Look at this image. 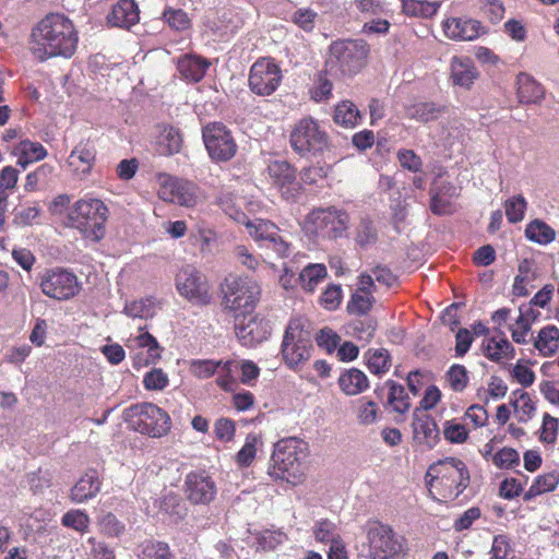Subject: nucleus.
<instances>
[{"mask_svg":"<svg viewBox=\"0 0 559 559\" xmlns=\"http://www.w3.org/2000/svg\"><path fill=\"white\" fill-rule=\"evenodd\" d=\"M79 34L73 22L60 13H50L32 29L28 48L38 61L71 58L78 48Z\"/></svg>","mask_w":559,"mask_h":559,"instance_id":"1","label":"nucleus"},{"mask_svg":"<svg viewBox=\"0 0 559 559\" xmlns=\"http://www.w3.org/2000/svg\"><path fill=\"white\" fill-rule=\"evenodd\" d=\"M307 456L308 444L305 441L295 437L282 439L274 445L269 474L293 486L299 485L306 477Z\"/></svg>","mask_w":559,"mask_h":559,"instance_id":"2","label":"nucleus"},{"mask_svg":"<svg viewBox=\"0 0 559 559\" xmlns=\"http://www.w3.org/2000/svg\"><path fill=\"white\" fill-rule=\"evenodd\" d=\"M369 45L362 39H338L329 46L324 74L335 79L353 78L366 66Z\"/></svg>","mask_w":559,"mask_h":559,"instance_id":"3","label":"nucleus"},{"mask_svg":"<svg viewBox=\"0 0 559 559\" xmlns=\"http://www.w3.org/2000/svg\"><path fill=\"white\" fill-rule=\"evenodd\" d=\"M425 480L431 495L453 500L468 486L469 474L463 461L447 457L428 467Z\"/></svg>","mask_w":559,"mask_h":559,"instance_id":"4","label":"nucleus"},{"mask_svg":"<svg viewBox=\"0 0 559 559\" xmlns=\"http://www.w3.org/2000/svg\"><path fill=\"white\" fill-rule=\"evenodd\" d=\"M109 210L106 204L95 198L78 200L68 213V224L87 240L99 241L106 235V222Z\"/></svg>","mask_w":559,"mask_h":559,"instance_id":"5","label":"nucleus"},{"mask_svg":"<svg viewBox=\"0 0 559 559\" xmlns=\"http://www.w3.org/2000/svg\"><path fill=\"white\" fill-rule=\"evenodd\" d=\"M222 307L233 318L253 312L261 295V287L248 276H227L221 286Z\"/></svg>","mask_w":559,"mask_h":559,"instance_id":"6","label":"nucleus"},{"mask_svg":"<svg viewBox=\"0 0 559 559\" xmlns=\"http://www.w3.org/2000/svg\"><path fill=\"white\" fill-rule=\"evenodd\" d=\"M349 215L335 206L312 210L302 224L304 231L314 239H337L345 235Z\"/></svg>","mask_w":559,"mask_h":559,"instance_id":"7","label":"nucleus"},{"mask_svg":"<svg viewBox=\"0 0 559 559\" xmlns=\"http://www.w3.org/2000/svg\"><path fill=\"white\" fill-rule=\"evenodd\" d=\"M370 559H402L406 551L405 539L389 525L369 522L366 528Z\"/></svg>","mask_w":559,"mask_h":559,"instance_id":"8","label":"nucleus"},{"mask_svg":"<svg viewBox=\"0 0 559 559\" xmlns=\"http://www.w3.org/2000/svg\"><path fill=\"white\" fill-rule=\"evenodd\" d=\"M126 416L132 428L154 438L166 435L170 429V418L166 412L152 403L130 406Z\"/></svg>","mask_w":559,"mask_h":559,"instance_id":"9","label":"nucleus"},{"mask_svg":"<svg viewBox=\"0 0 559 559\" xmlns=\"http://www.w3.org/2000/svg\"><path fill=\"white\" fill-rule=\"evenodd\" d=\"M290 145L299 155L317 154L329 145V135L311 117L298 120L290 132Z\"/></svg>","mask_w":559,"mask_h":559,"instance_id":"10","label":"nucleus"},{"mask_svg":"<svg viewBox=\"0 0 559 559\" xmlns=\"http://www.w3.org/2000/svg\"><path fill=\"white\" fill-rule=\"evenodd\" d=\"M39 287L45 296L58 301H66L79 295L82 284L73 272L53 267L46 270L39 276Z\"/></svg>","mask_w":559,"mask_h":559,"instance_id":"11","label":"nucleus"},{"mask_svg":"<svg viewBox=\"0 0 559 559\" xmlns=\"http://www.w3.org/2000/svg\"><path fill=\"white\" fill-rule=\"evenodd\" d=\"M283 72L274 59L259 58L250 68L248 86L258 96H270L281 85Z\"/></svg>","mask_w":559,"mask_h":559,"instance_id":"12","label":"nucleus"},{"mask_svg":"<svg viewBox=\"0 0 559 559\" xmlns=\"http://www.w3.org/2000/svg\"><path fill=\"white\" fill-rule=\"evenodd\" d=\"M181 297L195 305L210 304L212 296L206 276L193 265L182 266L175 278Z\"/></svg>","mask_w":559,"mask_h":559,"instance_id":"13","label":"nucleus"},{"mask_svg":"<svg viewBox=\"0 0 559 559\" xmlns=\"http://www.w3.org/2000/svg\"><path fill=\"white\" fill-rule=\"evenodd\" d=\"M311 349L312 345L308 333L302 330L298 320H292L286 328L282 343L284 361L289 368H296L310 358Z\"/></svg>","mask_w":559,"mask_h":559,"instance_id":"14","label":"nucleus"},{"mask_svg":"<svg viewBox=\"0 0 559 559\" xmlns=\"http://www.w3.org/2000/svg\"><path fill=\"white\" fill-rule=\"evenodd\" d=\"M245 226L249 236L260 248L271 249L280 258H286L290 254V242L280 234V228L271 221L249 219Z\"/></svg>","mask_w":559,"mask_h":559,"instance_id":"15","label":"nucleus"},{"mask_svg":"<svg viewBox=\"0 0 559 559\" xmlns=\"http://www.w3.org/2000/svg\"><path fill=\"white\" fill-rule=\"evenodd\" d=\"M126 347L129 350L132 360V367L140 370L150 365H155L162 355V347L157 340L148 332H143L131 335L126 341Z\"/></svg>","mask_w":559,"mask_h":559,"instance_id":"16","label":"nucleus"},{"mask_svg":"<svg viewBox=\"0 0 559 559\" xmlns=\"http://www.w3.org/2000/svg\"><path fill=\"white\" fill-rule=\"evenodd\" d=\"M205 147L212 159L226 162L233 158L237 145L230 132L222 123H212L203 129Z\"/></svg>","mask_w":559,"mask_h":559,"instance_id":"17","label":"nucleus"},{"mask_svg":"<svg viewBox=\"0 0 559 559\" xmlns=\"http://www.w3.org/2000/svg\"><path fill=\"white\" fill-rule=\"evenodd\" d=\"M197 190L190 181L165 175L160 177L158 197L169 203L192 207L198 203Z\"/></svg>","mask_w":559,"mask_h":559,"instance_id":"18","label":"nucleus"},{"mask_svg":"<svg viewBox=\"0 0 559 559\" xmlns=\"http://www.w3.org/2000/svg\"><path fill=\"white\" fill-rule=\"evenodd\" d=\"M234 321L236 335L243 346L253 347L267 340L271 334L269 322L254 311L236 317Z\"/></svg>","mask_w":559,"mask_h":559,"instance_id":"19","label":"nucleus"},{"mask_svg":"<svg viewBox=\"0 0 559 559\" xmlns=\"http://www.w3.org/2000/svg\"><path fill=\"white\" fill-rule=\"evenodd\" d=\"M217 489L214 480L203 473H190L185 479V495L192 504H209Z\"/></svg>","mask_w":559,"mask_h":559,"instance_id":"20","label":"nucleus"},{"mask_svg":"<svg viewBox=\"0 0 559 559\" xmlns=\"http://www.w3.org/2000/svg\"><path fill=\"white\" fill-rule=\"evenodd\" d=\"M272 182L280 189L285 199L295 198L299 191V183L296 181V171L285 160H274L267 167Z\"/></svg>","mask_w":559,"mask_h":559,"instance_id":"21","label":"nucleus"},{"mask_svg":"<svg viewBox=\"0 0 559 559\" xmlns=\"http://www.w3.org/2000/svg\"><path fill=\"white\" fill-rule=\"evenodd\" d=\"M413 435L418 444L432 449L439 441V428L435 419L420 409H415L413 414Z\"/></svg>","mask_w":559,"mask_h":559,"instance_id":"22","label":"nucleus"},{"mask_svg":"<svg viewBox=\"0 0 559 559\" xmlns=\"http://www.w3.org/2000/svg\"><path fill=\"white\" fill-rule=\"evenodd\" d=\"M374 292L376 290L372 289L370 277L367 275H359L357 278V289L354 292L347 304V311L355 316H364L368 313L374 304Z\"/></svg>","mask_w":559,"mask_h":559,"instance_id":"23","label":"nucleus"},{"mask_svg":"<svg viewBox=\"0 0 559 559\" xmlns=\"http://www.w3.org/2000/svg\"><path fill=\"white\" fill-rule=\"evenodd\" d=\"M95 157L94 145L90 142H80L70 153L67 166L73 175L82 178L91 173Z\"/></svg>","mask_w":559,"mask_h":559,"instance_id":"24","label":"nucleus"},{"mask_svg":"<svg viewBox=\"0 0 559 559\" xmlns=\"http://www.w3.org/2000/svg\"><path fill=\"white\" fill-rule=\"evenodd\" d=\"M100 487L102 481L97 471L88 469L72 487L70 499L75 503H83L90 499L95 498L100 491Z\"/></svg>","mask_w":559,"mask_h":559,"instance_id":"25","label":"nucleus"},{"mask_svg":"<svg viewBox=\"0 0 559 559\" xmlns=\"http://www.w3.org/2000/svg\"><path fill=\"white\" fill-rule=\"evenodd\" d=\"M480 25L477 21L450 17L443 23V31L453 40H474L479 36Z\"/></svg>","mask_w":559,"mask_h":559,"instance_id":"26","label":"nucleus"},{"mask_svg":"<svg viewBox=\"0 0 559 559\" xmlns=\"http://www.w3.org/2000/svg\"><path fill=\"white\" fill-rule=\"evenodd\" d=\"M107 19L112 26L129 28L139 22L138 5L133 0H121L112 7Z\"/></svg>","mask_w":559,"mask_h":559,"instance_id":"27","label":"nucleus"},{"mask_svg":"<svg viewBox=\"0 0 559 559\" xmlns=\"http://www.w3.org/2000/svg\"><path fill=\"white\" fill-rule=\"evenodd\" d=\"M341 391L348 396L358 395L369 388V380L364 371L357 368L344 370L337 380Z\"/></svg>","mask_w":559,"mask_h":559,"instance_id":"28","label":"nucleus"},{"mask_svg":"<svg viewBox=\"0 0 559 559\" xmlns=\"http://www.w3.org/2000/svg\"><path fill=\"white\" fill-rule=\"evenodd\" d=\"M478 72L469 58L454 57L451 62V79L454 85L469 88Z\"/></svg>","mask_w":559,"mask_h":559,"instance_id":"29","label":"nucleus"},{"mask_svg":"<svg viewBox=\"0 0 559 559\" xmlns=\"http://www.w3.org/2000/svg\"><path fill=\"white\" fill-rule=\"evenodd\" d=\"M430 210L437 215L452 213V199L456 195V188L451 183H443L440 188H431Z\"/></svg>","mask_w":559,"mask_h":559,"instance_id":"30","label":"nucleus"},{"mask_svg":"<svg viewBox=\"0 0 559 559\" xmlns=\"http://www.w3.org/2000/svg\"><path fill=\"white\" fill-rule=\"evenodd\" d=\"M518 97L522 104H537L545 97L544 87L526 73H520L516 80Z\"/></svg>","mask_w":559,"mask_h":559,"instance_id":"31","label":"nucleus"},{"mask_svg":"<svg viewBox=\"0 0 559 559\" xmlns=\"http://www.w3.org/2000/svg\"><path fill=\"white\" fill-rule=\"evenodd\" d=\"M210 63L198 56L186 55L178 61V71L181 76L191 82H199L204 76Z\"/></svg>","mask_w":559,"mask_h":559,"instance_id":"32","label":"nucleus"},{"mask_svg":"<svg viewBox=\"0 0 559 559\" xmlns=\"http://www.w3.org/2000/svg\"><path fill=\"white\" fill-rule=\"evenodd\" d=\"M14 154L17 157V165L25 169L28 165L44 159L47 151L38 142L23 140L14 148Z\"/></svg>","mask_w":559,"mask_h":559,"instance_id":"33","label":"nucleus"},{"mask_svg":"<svg viewBox=\"0 0 559 559\" xmlns=\"http://www.w3.org/2000/svg\"><path fill=\"white\" fill-rule=\"evenodd\" d=\"M484 355L495 362L510 360L514 357V347L503 336L491 337L483 345Z\"/></svg>","mask_w":559,"mask_h":559,"instance_id":"34","label":"nucleus"},{"mask_svg":"<svg viewBox=\"0 0 559 559\" xmlns=\"http://www.w3.org/2000/svg\"><path fill=\"white\" fill-rule=\"evenodd\" d=\"M534 346L542 356H554L559 350V329L556 325H546L540 329Z\"/></svg>","mask_w":559,"mask_h":559,"instance_id":"35","label":"nucleus"},{"mask_svg":"<svg viewBox=\"0 0 559 559\" xmlns=\"http://www.w3.org/2000/svg\"><path fill=\"white\" fill-rule=\"evenodd\" d=\"M355 245L362 249H369L378 241V230L374 223L368 218L362 217L356 225L353 234Z\"/></svg>","mask_w":559,"mask_h":559,"instance_id":"36","label":"nucleus"},{"mask_svg":"<svg viewBox=\"0 0 559 559\" xmlns=\"http://www.w3.org/2000/svg\"><path fill=\"white\" fill-rule=\"evenodd\" d=\"M157 310L158 306L155 299L152 297H146L126 302L123 312L133 319L147 320L153 318Z\"/></svg>","mask_w":559,"mask_h":559,"instance_id":"37","label":"nucleus"},{"mask_svg":"<svg viewBox=\"0 0 559 559\" xmlns=\"http://www.w3.org/2000/svg\"><path fill=\"white\" fill-rule=\"evenodd\" d=\"M182 145V136L178 129L165 127L157 141L158 153L160 155H174L178 153Z\"/></svg>","mask_w":559,"mask_h":559,"instance_id":"38","label":"nucleus"},{"mask_svg":"<svg viewBox=\"0 0 559 559\" xmlns=\"http://www.w3.org/2000/svg\"><path fill=\"white\" fill-rule=\"evenodd\" d=\"M384 386L389 389L388 403L399 414L406 413L411 407L409 397L402 384L388 380Z\"/></svg>","mask_w":559,"mask_h":559,"instance_id":"39","label":"nucleus"},{"mask_svg":"<svg viewBox=\"0 0 559 559\" xmlns=\"http://www.w3.org/2000/svg\"><path fill=\"white\" fill-rule=\"evenodd\" d=\"M525 236L528 240L545 246L555 240L556 231L545 222L534 219L527 224Z\"/></svg>","mask_w":559,"mask_h":559,"instance_id":"40","label":"nucleus"},{"mask_svg":"<svg viewBox=\"0 0 559 559\" xmlns=\"http://www.w3.org/2000/svg\"><path fill=\"white\" fill-rule=\"evenodd\" d=\"M333 119L340 126L354 128L360 120V114L355 104L344 100L335 107Z\"/></svg>","mask_w":559,"mask_h":559,"instance_id":"41","label":"nucleus"},{"mask_svg":"<svg viewBox=\"0 0 559 559\" xmlns=\"http://www.w3.org/2000/svg\"><path fill=\"white\" fill-rule=\"evenodd\" d=\"M326 276L324 264H308L299 274L301 286L307 292H312Z\"/></svg>","mask_w":559,"mask_h":559,"instance_id":"42","label":"nucleus"},{"mask_svg":"<svg viewBox=\"0 0 559 559\" xmlns=\"http://www.w3.org/2000/svg\"><path fill=\"white\" fill-rule=\"evenodd\" d=\"M442 112V108L433 103H418L406 109V116L419 122H429L437 119Z\"/></svg>","mask_w":559,"mask_h":559,"instance_id":"43","label":"nucleus"},{"mask_svg":"<svg viewBox=\"0 0 559 559\" xmlns=\"http://www.w3.org/2000/svg\"><path fill=\"white\" fill-rule=\"evenodd\" d=\"M367 366L370 372L374 374L385 373L391 366V357L389 352L384 348L369 350L367 357Z\"/></svg>","mask_w":559,"mask_h":559,"instance_id":"44","label":"nucleus"},{"mask_svg":"<svg viewBox=\"0 0 559 559\" xmlns=\"http://www.w3.org/2000/svg\"><path fill=\"white\" fill-rule=\"evenodd\" d=\"M513 394L516 396L513 401V407L519 416V420L522 423L528 421L536 411L534 402L528 393L524 391L516 390Z\"/></svg>","mask_w":559,"mask_h":559,"instance_id":"45","label":"nucleus"},{"mask_svg":"<svg viewBox=\"0 0 559 559\" xmlns=\"http://www.w3.org/2000/svg\"><path fill=\"white\" fill-rule=\"evenodd\" d=\"M489 559H519L507 535L493 537Z\"/></svg>","mask_w":559,"mask_h":559,"instance_id":"46","label":"nucleus"},{"mask_svg":"<svg viewBox=\"0 0 559 559\" xmlns=\"http://www.w3.org/2000/svg\"><path fill=\"white\" fill-rule=\"evenodd\" d=\"M359 275H367L370 277L372 283V289L377 290V284L385 287H392L397 282V277L392 271L383 265H377L369 271L362 272Z\"/></svg>","mask_w":559,"mask_h":559,"instance_id":"47","label":"nucleus"},{"mask_svg":"<svg viewBox=\"0 0 559 559\" xmlns=\"http://www.w3.org/2000/svg\"><path fill=\"white\" fill-rule=\"evenodd\" d=\"M528 313H533L531 308L524 309V307H520V314L516 319L515 328L511 329L512 340L518 344L526 343V336L531 330L532 323Z\"/></svg>","mask_w":559,"mask_h":559,"instance_id":"48","label":"nucleus"},{"mask_svg":"<svg viewBox=\"0 0 559 559\" xmlns=\"http://www.w3.org/2000/svg\"><path fill=\"white\" fill-rule=\"evenodd\" d=\"M526 207V200L521 194L508 199L504 202V211L508 221L512 224L521 222L524 218Z\"/></svg>","mask_w":559,"mask_h":559,"instance_id":"49","label":"nucleus"},{"mask_svg":"<svg viewBox=\"0 0 559 559\" xmlns=\"http://www.w3.org/2000/svg\"><path fill=\"white\" fill-rule=\"evenodd\" d=\"M445 377L450 388L455 392H462L469 381L466 368L459 364L452 365Z\"/></svg>","mask_w":559,"mask_h":559,"instance_id":"50","label":"nucleus"},{"mask_svg":"<svg viewBox=\"0 0 559 559\" xmlns=\"http://www.w3.org/2000/svg\"><path fill=\"white\" fill-rule=\"evenodd\" d=\"M223 365V360L194 359L190 362V372L199 379L212 377Z\"/></svg>","mask_w":559,"mask_h":559,"instance_id":"51","label":"nucleus"},{"mask_svg":"<svg viewBox=\"0 0 559 559\" xmlns=\"http://www.w3.org/2000/svg\"><path fill=\"white\" fill-rule=\"evenodd\" d=\"M168 384V374L162 368H152L143 377V385L148 391H163Z\"/></svg>","mask_w":559,"mask_h":559,"instance_id":"52","label":"nucleus"},{"mask_svg":"<svg viewBox=\"0 0 559 559\" xmlns=\"http://www.w3.org/2000/svg\"><path fill=\"white\" fill-rule=\"evenodd\" d=\"M443 436L450 443H463L468 438V431L465 425L455 419L447 420L443 424Z\"/></svg>","mask_w":559,"mask_h":559,"instance_id":"53","label":"nucleus"},{"mask_svg":"<svg viewBox=\"0 0 559 559\" xmlns=\"http://www.w3.org/2000/svg\"><path fill=\"white\" fill-rule=\"evenodd\" d=\"M61 523L66 527L73 528L80 533H85L90 525V518L84 511L71 510L62 516Z\"/></svg>","mask_w":559,"mask_h":559,"instance_id":"54","label":"nucleus"},{"mask_svg":"<svg viewBox=\"0 0 559 559\" xmlns=\"http://www.w3.org/2000/svg\"><path fill=\"white\" fill-rule=\"evenodd\" d=\"M258 441H259L258 437L253 433H249L246 437L245 444L242 445V448L238 451V453L236 455V461L239 466L247 467L253 462V460L255 457V453H257L255 447H257Z\"/></svg>","mask_w":559,"mask_h":559,"instance_id":"55","label":"nucleus"},{"mask_svg":"<svg viewBox=\"0 0 559 559\" xmlns=\"http://www.w3.org/2000/svg\"><path fill=\"white\" fill-rule=\"evenodd\" d=\"M520 462V455L516 450L512 448H502L492 455V463L499 468H512Z\"/></svg>","mask_w":559,"mask_h":559,"instance_id":"56","label":"nucleus"},{"mask_svg":"<svg viewBox=\"0 0 559 559\" xmlns=\"http://www.w3.org/2000/svg\"><path fill=\"white\" fill-rule=\"evenodd\" d=\"M234 259L250 271H255L260 265L259 257L254 255L246 246L238 245L233 250Z\"/></svg>","mask_w":559,"mask_h":559,"instance_id":"57","label":"nucleus"},{"mask_svg":"<svg viewBox=\"0 0 559 559\" xmlns=\"http://www.w3.org/2000/svg\"><path fill=\"white\" fill-rule=\"evenodd\" d=\"M438 4L419 0H403V11L408 15H427L435 13Z\"/></svg>","mask_w":559,"mask_h":559,"instance_id":"58","label":"nucleus"},{"mask_svg":"<svg viewBox=\"0 0 559 559\" xmlns=\"http://www.w3.org/2000/svg\"><path fill=\"white\" fill-rule=\"evenodd\" d=\"M167 24L176 31H186L190 27V19L181 9H167L164 12Z\"/></svg>","mask_w":559,"mask_h":559,"instance_id":"59","label":"nucleus"},{"mask_svg":"<svg viewBox=\"0 0 559 559\" xmlns=\"http://www.w3.org/2000/svg\"><path fill=\"white\" fill-rule=\"evenodd\" d=\"M40 213L38 205H27L16 209L14 213V223L21 226H29L36 223Z\"/></svg>","mask_w":559,"mask_h":559,"instance_id":"60","label":"nucleus"},{"mask_svg":"<svg viewBox=\"0 0 559 559\" xmlns=\"http://www.w3.org/2000/svg\"><path fill=\"white\" fill-rule=\"evenodd\" d=\"M318 346L324 348L328 353H332L340 345L341 337L330 328H323L316 337Z\"/></svg>","mask_w":559,"mask_h":559,"instance_id":"61","label":"nucleus"},{"mask_svg":"<svg viewBox=\"0 0 559 559\" xmlns=\"http://www.w3.org/2000/svg\"><path fill=\"white\" fill-rule=\"evenodd\" d=\"M317 13L308 8L298 9L294 12L292 21L306 32H311L314 28V20Z\"/></svg>","mask_w":559,"mask_h":559,"instance_id":"62","label":"nucleus"},{"mask_svg":"<svg viewBox=\"0 0 559 559\" xmlns=\"http://www.w3.org/2000/svg\"><path fill=\"white\" fill-rule=\"evenodd\" d=\"M342 300V288L340 285H330L320 297L321 305L328 310H335Z\"/></svg>","mask_w":559,"mask_h":559,"instance_id":"63","label":"nucleus"},{"mask_svg":"<svg viewBox=\"0 0 559 559\" xmlns=\"http://www.w3.org/2000/svg\"><path fill=\"white\" fill-rule=\"evenodd\" d=\"M397 159L401 166L409 171L417 173L421 170L423 162L413 150L399 151Z\"/></svg>","mask_w":559,"mask_h":559,"instance_id":"64","label":"nucleus"}]
</instances>
